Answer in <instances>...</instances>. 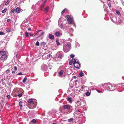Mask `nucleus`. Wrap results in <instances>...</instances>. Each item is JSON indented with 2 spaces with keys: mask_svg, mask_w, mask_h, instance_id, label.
<instances>
[{
  "mask_svg": "<svg viewBox=\"0 0 124 124\" xmlns=\"http://www.w3.org/2000/svg\"><path fill=\"white\" fill-rule=\"evenodd\" d=\"M22 103L23 102L22 101H20L19 102V106L21 107L20 108L23 107V106L22 105Z\"/></svg>",
  "mask_w": 124,
  "mask_h": 124,
  "instance_id": "5701e85b",
  "label": "nucleus"
},
{
  "mask_svg": "<svg viewBox=\"0 0 124 124\" xmlns=\"http://www.w3.org/2000/svg\"><path fill=\"white\" fill-rule=\"evenodd\" d=\"M9 70H6V73L8 74L9 73Z\"/></svg>",
  "mask_w": 124,
  "mask_h": 124,
  "instance_id": "864d4df0",
  "label": "nucleus"
},
{
  "mask_svg": "<svg viewBox=\"0 0 124 124\" xmlns=\"http://www.w3.org/2000/svg\"><path fill=\"white\" fill-rule=\"evenodd\" d=\"M46 43H45L43 42H42L40 44V45L41 46H44L45 45H46Z\"/></svg>",
  "mask_w": 124,
  "mask_h": 124,
  "instance_id": "b1692460",
  "label": "nucleus"
},
{
  "mask_svg": "<svg viewBox=\"0 0 124 124\" xmlns=\"http://www.w3.org/2000/svg\"><path fill=\"white\" fill-rule=\"evenodd\" d=\"M25 36L26 37H28L29 36V33L28 32H25Z\"/></svg>",
  "mask_w": 124,
  "mask_h": 124,
  "instance_id": "2f4dec72",
  "label": "nucleus"
},
{
  "mask_svg": "<svg viewBox=\"0 0 124 124\" xmlns=\"http://www.w3.org/2000/svg\"><path fill=\"white\" fill-rule=\"evenodd\" d=\"M44 33L41 30H39L36 33L34 36V37L37 39L38 38H40L41 39L43 38V35Z\"/></svg>",
  "mask_w": 124,
  "mask_h": 124,
  "instance_id": "f03ea898",
  "label": "nucleus"
},
{
  "mask_svg": "<svg viewBox=\"0 0 124 124\" xmlns=\"http://www.w3.org/2000/svg\"><path fill=\"white\" fill-rule=\"evenodd\" d=\"M73 120V119L72 118H70V119L68 120V121L69 122H71Z\"/></svg>",
  "mask_w": 124,
  "mask_h": 124,
  "instance_id": "37998d69",
  "label": "nucleus"
},
{
  "mask_svg": "<svg viewBox=\"0 0 124 124\" xmlns=\"http://www.w3.org/2000/svg\"><path fill=\"white\" fill-rule=\"evenodd\" d=\"M23 92H22V93H20L18 94V97H21L22 96L23 94Z\"/></svg>",
  "mask_w": 124,
  "mask_h": 124,
  "instance_id": "c756f323",
  "label": "nucleus"
},
{
  "mask_svg": "<svg viewBox=\"0 0 124 124\" xmlns=\"http://www.w3.org/2000/svg\"><path fill=\"white\" fill-rule=\"evenodd\" d=\"M121 1L123 5L124 6V2L122 0H121Z\"/></svg>",
  "mask_w": 124,
  "mask_h": 124,
  "instance_id": "6e6d98bb",
  "label": "nucleus"
},
{
  "mask_svg": "<svg viewBox=\"0 0 124 124\" xmlns=\"http://www.w3.org/2000/svg\"><path fill=\"white\" fill-rule=\"evenodd\" d=\"M49 8L48 6H47L44 9V11L45 12H47L49 10Z\"/></svg>",
  "mask_w": 124,
  "mask_h": 124,
  "instance_id": "6ab92c4d",
  "label": "nucleus"
},
{
  "mask_svg": "<svg viewBox=\"0 0 124 124\" xmlns=\"http://www.w3.org/2000/svg\"><path fill=\"white\" fill-rule=\"evenodd\" d=\"M90 94V93L88 91H87L86 93V95L87 96H89Z\"/></svg>",
  "mask_w": 124,
  "mask_h": 124,
  "instance_id": "7c9ffc66",
  "label": "nucleus"
},
{
  "mask_svg": "<svg viewBox=\"0 0 124 124\" xmlns=\"http://www.w3.org/2000/svg\"><path fill=\"white\" fill-rule=\"evenodd\" d=\"M30 36H31V37L33 36V34H31L30 33Z\"/></svg>",
  "mask_w": 124,
  "mask_h": 124,
  "instance_id": "0e129e2a",
  "label": "nucleus"
},
{
  "mask_svg": "<svg viewBox=\"0 0 124 124\" xmlns=\"http://www.w3.org/2000/svg\"><path fill=\"white\" fill-rule=\"evenodd\" d=\"M68 22V23L69 24H71V23L73 24L74 26H75V27L76 28V25L72 21V19L70 17H69L67 19Z\"/></svg>",
  "mask_w": 124,
  "mask_h": 124,
  "instance_id": "423d86ee",
  "label": "nucleus"
},
{
  "mask_svg": "<svg viewBox=\"0 0 124 124\" xmlns=\"http://www.w3.org/2000/svg\"><path fill=\"white\" fill-rule=\"evenodd\" d=\"M47 57H50V56H51L50 54H49L47 55Z\"/></svg>",
  "mask_w": 124,
  "mask_h": 124,
  "instance_id": "603ef678",
  "label": "nucleus"
},
{
  "mask_svg": "<svg viewBox=\"0 0 124 124\" xmlns=\"http://www.w3.org/2000/svg\"><path fill=\"white\" fill-rule=\"evenodd\" d=\"M11 31V30L10 29H8L6 31L8 32H9Z\"/></svg>",
  "mask_w": 124,
  "mask_h": 124,
  "instance_id": "3c124183",
  "label": "nucleus"
},
{
  "mask_svg": "<svg viewBox=\"0 0 124 124\" xmlns=\"http://www.w3.org/2000/svg\"><path fill=\"white\" fill-rule=\"evenodd\" d=\"M74 78H77V77L76 76H74Z\"/></svg>",
  "mask_w": 124,
  "mask_h": 124,
  "instance_id": "774afa93",
  "label": "nucleus"
},
{
  "mask_svg": "<svg viewBox=\"0 0 124 124\" xmlns=\"http://www.w3.org/2000/svg\"><path fill=\"white\" fill-rule=\"evenodd\" d=\"M73 31V29H72L71 28V29H68V32L69 31V32H72Z\"/></svg>",
  "mask_w": 124,
  "mask_h": 124,
  "instance_id": "393cba45",
  "label": "nucleus"
},
{
  "mask_svg": "<svg viewBox=\"0 0 124 124\" xmlns=\"http://www.w3.org/2000/svg\"><path fill=\"white\" fill-rule=\"evenodd\" d=\"M37 105V102H35V103L34 104H33V105H34L35 106V107Z\"/></svg>",
  "mask_w": 124,
  "mask_h": 124,
  "instance_id": "4d7b16f0",
  "label": "nucleus"
},
{
  "mask_svg": "<svg viewBox=\"0 0 124 124\" xmlns=\"http://www.w3.org/2000/svg\"><path fill=\"white\" fill-rule=\"evenodd\" d=\"M22 75V73L21 72L19 73H18L16 75Z\"/></svg>",
  "mask_w": 124,
  "mask_h": 124,
  "instance_id": "de8ad7c7",
  "label": "nucleus"
},
{
  "mask_svg": "<svg viewBox=\"0 0 124 124\" xmlns=\"http://www.w3.org/2000/svg\"><path fill=\"white\" fill-rule=\"evenodd\" d=\"M70 56L71 58H73L75 56V55L73 54H71Z\"/></svg>",
  "mask_w": 124,
  "mask_h": 124,
  "instance_id": "c03bdc74",
  "label": "nucleus"
},
{
  "mask_svg": "<svg viewBox=\"0 0 124 124\" xmlns=\"http://www.w3.org/2000/svg\"><path fill=\"white\" fill-rule=\"evenodd\" d=\"M63 108L64 109H68L70 108V107L68 105H66L63 106Z\"/></svg>",
  "mask_w": 124,
  "mask_h": 124,
  "instance_id": "f8f14e48",
  "label": "nucleus"
},
{
  "mask_svg": "<svg viewBox=\"0 0 124 124\" xmlns=\"http://www.w3.org/2000/svg\"><path fill=\"white\" fill-rule=\"evenodd\" d=\"M15 10V9L14 8H13L12 10L11 11V13H13L14 12Z\"/></svg>",
  "mask_w": 124,
  "mask_h": 124,
  "instance_id": "e433bc0d",
  "label": "nucleus"
},
{
  "mask_svg": "<svg viewBox=\"0 0 124 124\" xmlns=\"http://www.w3.org/2000/svg\"><path fill=\"white\" fill-rule=\"evenodd\" d=\"M63 22H61L59 21L58 22V24L59 26L61 25V24Z\"/></svg>",
  "mask_w": 124,
  "mask_h": 124,
  "instance_id": "a19ab883",
  "label": "nucleus"
},
{
  "mask_svg": "<svg viewBox=\"0 0 124 124\" xmlns=\"http://www.w3.org/2000/svg\"><path fill=\"white\" fill-rule=\"evenodd\" d=\"M67 9L66 8H65L64 10H63L62 11V12L61 13V14L62 15L63 13L66 10H67Z\"/></svg>",
  "mask_w": 124,
  "mask_h": 124,
  "instance_id": "f704fd0d",
  "label": "nucleus"
},
{
  "mask_svg": "<svg viewBox=\"0 0 124 124\" xmlns=\"http://www.w3.org/2000/svg\"><path fill=\"white\" fill-rule=\"evenodd\" d=\"M81 112L80 111H79V112H76V113H75L74 114H73L74 115H75V114H77V115H79L80 114H81Z\"/></svg>",
  "mask_w": 124,
  "mask_h": 124,
  "instance_id": "4c0bfd02",
  "label": "nucleus"
},
{
  "mask_svg": "<svg viewBox=\"0 0 124 124\" xmlns=\"http://www.w3.org/2000/svg\"><path fill=\"white\" fill-rule=\"evenodd\" d=\"M6 52L5 51H1V55H4V54H6Z\"/></svg>",
  "mask_w": 124,
  "mask_h": 124,
  "instance_id": "412c9836",
  "label": "nucleus"
},
{
  "mask_svg": "<svg viewBox=\"0 0 124 124\" xmlns=\"http://www.w3.org/2000/svg\"><path fill=\"white\" fill-rule=\"evenodd\" d=\"M7 55L6 54H4L1 55L0 57V59L3 61L7 59Z\"/></svg>",
  "mask_w": 124,
  "mask_h": 124,
  "instance_id": "1a4fd4ad",
  "label": "nucleus"
},
{
  "mask_svg": "<svg viewBox=\"0 0 124 124\" xmlns=\"http://www.w3.org/2000/svg\"><path fill=\"white\" fill-rule=\"evenodd\" d=\"M10 20H11L10 19H7V22H9L10 21Z\"/></svg>",
  "mask_w": 124,
  "mask_h": 124,
  "instance_id": "bf43d9fd",
  "label": "nucleus"
},
{
  "mask_svg": "<svg viewBox=\"0 0 124 124\" xmlns=\"http://www.w3.org/2000/svg\"><path fill=\"white\" fill-rule=\"evenodd\" d=\"M15 73V71H12V74H13V73Z\"/></svg>",
  "mask_w": 124,
  "mask_h": 124,
  "instance_id": "69168bd1",
  "label": "nucleus"
},
{
  "mask_svg": "<svg viewBox=\"0 0 124 124\" xmlns=\"http://www.w3.org/2000/svg\"><path fill=\"white\" fill-rule=\"evenodd\" d=\"M41 69L43 71H46L47 70V67L46 65L43 64L41 66Z\"/></svg>",
  "mask_w": 124,
  "mask_h": 124,
  "instance_id": "0eeeda50",
  "label": "nucleus"
},
{
  "mask_svg": "<svg viewBox=\"0 0 124 124\" xmlns=\"http://www.w3.org/2000/svg\"><path fill=\"white\" fill-rule=\"evenodd\" d=\"M56 42L57 45V46H58L60 45V43L58 41V40H56Z\"/></svg>",
  "mask_w": 124,
  "mask_h": 124,
  "instance_id": "c9c22d12",
  "label": "nucleus"
},
{
  "mask_svg": "<svg viewBox=\"0 0 124 124\" xmlns=\"http://www.w3.org/2000/svg\"><path fill=\"white\" fill-rule=\"evenodd\" d=\"M26 24L24 23H23L21 25V28L22 29H24L25 28V27H24Z\"/></svg>",
  "mask_w": 124,
  "mask_h": 124,
  "instance_id": "bb28decb",
  "label": "nucleus"
},
{
  "mask_svg": "<svg viewBox=\"0 0 124 124\" xmlns=\"http://www.w3.org/2000/svg\"><path fill=\"white\" fill-rule=\"evenodd\" d=\"M73 63V61H72V60H70V61L69 62V64L70 65H71L72 64V63Z\"/></svg>",
  "mask_w": 124,
  "mask_h": 124,
  "instance_id": "79ce46f5",
  "label": "nucleus"
},
{
  "mask_svg": "<svg viewBox=\"0 0 124 124\" xmlns=\"http://www.w3.org/2000/svg\"><path fill=\"white\" fill-rule=\"evenodd\" d=\"M85 87L84 86H83L81 87V89L82 90H83L84 89Z\"/></svg>",
  "mask_w": 124,
  "mask_h": 124,
  "instance_id": "09e8293b",
  "label": "nucleus"
},
{
  "mask_svg": "<svg viewBox=\"0 0 124 124\" xmlns=\"http://www.w3.org/2000/svg\"><path fill=\"white\" fill-rule=\"evenodd\" d=\"M8 0H7V2L5 3V5H8Z\"/></svg>",
  "mask_w": 124,
  "mask_h": 124,
  "instance_id": "8fccbe9b",
  "label": "nucleus"
},
{
  "mask_svg": "<svg viewBox=\"0 0 124 124\" xmlns=\"http://www.w3.org/2000/svg\"><path fill=\"white\" fill-rule=\"evenodd\" d=\"M67 100L70 103H71L72 102V100L71 97H69L68 98Z\"/></svg>",
  "mask_w": 124,
  "mask_h": 124,
  "instance_id": "4be33fe9",
  "label": "nucleus"
},
{
  "mask_svg": "<svg viewBox=\"0 0 124 124\" xmlns=\"http://www.w3.org/2000/svg\"><path fill=\"white\" fill-rule=\"evenodd\" d=\"M55 35L56 36L60 37L62 35V33L61 32H59L58 31H57L55 33Z\"/></svg>",
  "mask_w": 124,
  "mask_h": 124,
  "instance_id": "9d476101",
  "label": "nucleus"
},
{
  "mask_svg": "<svg viewBox=\"0 0 124 124\" xmlns=\"http://www.w3.org/2000/svg\"><path fill=\"white\" fill-rule=\"evenodd\" d=\"M64 26L65 27V28H66V29H64V30H68V29H67V28L69 27V26L68 25V26H67V25H65Z\"/></svg>",
  "mask_w": 124,
  "mask_h": 124,
  "instance_id": "49530a36",
  "label": "nucleus"
},
{
  "mask_svg": "<svg viewBox=\"0 0 124 124\" xmlns=\"http://www.w3.org/2000/svg\"><path fill=\"white\" fill-rule=\"evenodd\" d=\"M10 95H8L7 96V97L8 98L10 97Z\"/></svg>",
  "mask_w": 124,
  "mask_h": 124,
  "instance_id": "680f3d73",
  "label": "nucleus"
},
{
  "mask_svg": "<svg viewBox=\"0 0 124 124\" xmlns=\"http://www.w3.org/2000/svg\"><path fill=\"white\" fill-rule=\"evenodd\" d=\"M79 110L78 109L76 108L75 109V112L73 113V114H74L75 113H76V112H79Z\"/></svg>",
  "mask_w": 124,
  "mask_h": 124,
  "instance_id": "72a5a7b5",
  "label": "nucleus"
},
{
  "mask_svg": "<svg viewBox=\"0 0 124 124\" xmlns=\"http://www.w3.org/2000/svg\"><path fill=\"white\" fill-rule=\"evenodd\" d=\"M63 70H62L59 73L58 75L59 77H61L62 76L63 73Z\"/></svg>",
  "mask_w": 124,
  "mask_h": 124,
  "instance_id": "dca6fc26",
  "label": "nucleus"
},
{
  "mask_svg": "<svg viewBox=\"0 0 124 124\" xmlns=\"http://www.w3.org/2000/svg\"><path fill=\"white\" fill-rule=\"evenodd\" d=\"M15 11L16 12L19 13L20 12V9L18 7H17L16 8Z\"/></svg>",
  "mask_w": 124,
  "mask_h": 124,
  "instance_id": "2eb2a0df",
  "label": "nucleus"
},
{
  "mask_svg": "<svg viewBox=\"0 0 124 124\" xmlns=\"http://www.w3.org/2000/svg\"><path fill=\"white\" fill-rule=\"evenodd\" d=\"M81 102L80 101H77V104L79 106H80L81 105V103L82 102H84V105L86 104L85 101V100H84L83 101H81Z\"/></svg>",
  "mask_w": 124,
  "mask_h": 124,
  "instance_id": "9b49d317",
  "label": "nucleus"
},
{
  "mask_svg": "<svg viewBox=\"0 0 124 124\" xmlns=\"http://www.w3.org/2000/svg\"><path fill=\"white\" fill-rule=\"evenodd\" d=\"M56 55L58 56V57L60 59H62L64 56V54L63 52L61 51L58 52H57Z\"/></svg>",
  "mask_w": 124,
  "mask_h": 124,
  "instance_id": "39448f33",
  "label": "nucleus"
},
{
  "mask_svg": "<svg viewBox=\"0 0 124 124\" xmlns=\"http://www.w3.org/2000/svg\"><path fill=\"white\" fill-rule=\"evenodd\" d=\"M39 43L38 41H37L36 42V46H39Z\"/></svg>",
  "mask_w": 124,
  "mask_h": 124,
  "instance_id": "ea45409f",
  "label": "nucleus"
},
{
  "mask_svg": "<svg viewBox=\"0 0 124 124\" xmlns=\"http://www.w3.org/2000/svg\"><path fill=\"white\" fill-rule=\"evenodd\" d=\"M46 0H45L43 2V3H42V4L45 5V3L46 2Z\"/></svg>",
  "mask_w": 124,
  "mask_h": 124,
  "instance_id": "5fc2aeb1",
  "label": "nucleus"
},
{
  "mask_svg": "<svg viewBox=\"0 0 124 124\" xmlns=\"http://www.w3.org/2000/svg\"><path fill=\"white\" fill-rule=\"evenodd\" d=\"M14 67V70L15 71H16L17 70V67L16 66H15Z\"/></svg>",
  "mask_w": 124,
  "mask_h": 124,
  "instance_id": "a18cd8bd",
  "label": "nucleus"
},
{
  "mask_svg": "<svg viewBox=\"0 0 124 124\" xmlns=\"http://www.w3.org/2000/svg\"><path fill=\"white\" fill-rule=\"evenodd\" d=\"M44 6H45V5L42 3L40 7V10H43L44 8Z\"/></svg>",
  "mask_w": 124,
  "mask_h": 124,
  "instance_id": "aec40b11",
  "label": "nucleus"
},
{
  "mask_svg": "<svg viewBox=\"0 0 124 124\" xmlns=\"http://www.w3.org/2000/svg\"><path fill=\"white\" fill-rule=\"evenodd\" d=\"M97 90V91L99 93H101V91H100L98 90Z\"/></svg>",
  "mask_w": 124,
  "mask_h": 124,
  "instance_id": "338daca9",
  "label": "nucleus"
},
{
  "mask_svg": "<svg viewBox=\"0 0 124 124\" xmlns=\"http://www.w3.org/2000/svg\"><path fill=\"white\" fill-rule=\"evenodd\" d=\"M31 122L35 124L36 123V121L35 119H33L31 120Z\"/></svg>",
  "mask_w": 124,
  "mask_h": 124,
  "instance_id": "c85d7f7f",
  "label": "nucleus"
},
{
  "mask_svg": "<svg viewBox=\"0 0 124 124\" xmlns=\"http://www.w3.org/2000/svg\"><path fill=\"white\" fill-rule=\"evenodd\" d=\"M116 12L118 15L120 16V12L118 10H116Z\"/></svg>",
  "mask_w": 124,
  "mask_h": 124,
  "instance_id": "a878e982",
  "label": "nucleus"
},
{
  "mask_svg": "<svg viewBox=\"0 0 124 124\" xmlns=\"http://www.w3.org/2000/svg\"><path fill=\"white\" fill-rule=\"evenodd\" d=\"M65 25L63 24V23L59 26V27L62 29H64L66 28L64 26Z\"/></svg>",
  "mask_w": 124,
  "mask_h": 124,
  "instance_id": "4468645a",
  "label": "nucleus"
},
{
  "mask_svg": "<svg viewBox=\"0 0 124 124\" xmlns=\"http://www.w3.org/2000/svg\"><path fill=\"white\" fill-rule=\"evenodd\" d=\"M71 44L70 43H68L67 44H65L63 45V51L66 53L69 51L71 48Z\"/></svg>",
  "mask_w": 124,
  "mask_h": 124,
  "instance_id": "20e7f679",
  "label": "nucleus"
},
{
  "mask_svg": "<svg viewBox=\"0 0 124 124\" xmlns=\"http://www.w3.org/2000/svg\"><path fill=\"white\" fill-rule=\"evenodd\" d=\"M27 78H24L23 80V83H25L26 81L27 80Z\"/></svg>",
  "mask_w": 124,
  "mask_h": 124,
  "instance_id": "473e14b6",
  "label": "nucleus"
},
{
  "mask_svg": "<svg viewBox=\"0 0 124 124\" xmlns=\"http://www.w3.org/2000/svg\"><path fill=\"white\" fill-rule=\"evenodd\" d=\"M72 61L74 67L79 69H80V64L78 62V60L75 58H72Z\"/></svg>",
  "mask_w": 124,
  "mask_h": 124,
  "instance_id": "7ed1b4c3",
  "label": "nucleus"
},
{
  "mask_svg": "<svg viewBox=\"0 0 124 124\" xmlns=\"http://www.w3.org/2000/svg\"><path fill=\"white\" fill-rule=\"evenodd\" d=\"M85 74H84L83 73L82 71V70L81 71V72L79 73V77H82L83 76H84Z\"/></svg>",
  "mask_w": 124,
  "mask_h": 124,
  "instance_id": "a211bd4d",
  "label": "nucleus"
},
{
  "mask_svg": "<svg viewBox=\"0 0 124 124\" xmlns=\"http://www.w3.org/2000/svg\"><path fill=\"white\" fill-rule=\"evenodd\" d=\"M104 85H106L105 87L107 89L109 90L110 91H113L116 88V86L113 85L112 84L110 83H105L104 84Z\"/></svg>",
  "mask_w": 124,
  "mask_h": 124,
  "instance_id": "f257e3e1",
  "label": "nucleus"
},
{
  "mask_svg": "<svg viewBox=\"0 0 124 124\" xmlns=\"http://www.w3.org/2000/svg\"><path fill=\"white\" fill-rule=\"evenodd\" d=\"M28 105H33L34 102L33 101V99H28L27 101Z\"/></svg>",
  "mask_w": 124,
  "mask_h": 124,
  "instance_id": "6e6552de",
  "label": "nucleus"
},
{
  "mask_svg": "<svg viewBox=\"0 0 124 124\" xmlns=\"http://www.w3.org/2000/svg\"><path fill=\"white\" fill-rule=\"evenodd\" d=\"M108 6H109V7L110 8L111 7V4H110V3H109L108 4Z\"/></svg>",
  "mask_w": 124,
  "mask_h": 124,
  "instance_id": "e2e57ef3",
  "label": "nucleus"
},
{
  "mask_svg": "<svg viewBox=\"0 0 124 124\" xmlns=\"http://www.w3.org/2000/svg\"><path fill=\"white\" fill-rule=\"evenodd\" d=\"M45 55H43V56H42V58H43V59H46V58H44V57L45 56Z\"/></svg>",
  "mask_w": 124,
  "mask_h": 124,
  "instance_id": "13d9d810",
  "label": "nucleus"
},
{
  "mask_svg": "<svg viewBox=\"0 0 124 124\" xmlns=\"http://www.w3.org/2000/svg\"><path fill=\"white\" fill-rule=\"evenodd\" d=\"M21 45V43L20 42H16V43L15 44V46L17 48H19L20 46Z\"/></svg>",
  "mask_w": 124,
  "mask_h": 124,
  "instance_id": "ddd939ff",
  "label": "nucleus"
},
{
  "mask_svg": "<svg viewBox=\"0 0 124 124\" xmlns=\"http://www.w3.org/2000/svg\"><path fill=\"white\" fill-rule=\"evenodd\" d=\"M7 10V8H5L4 10L2 11V13H4L6 12Z\"/></svg>",
  "mask_w": 124,
  "mask_h": 124,
  "instance_id": "cd10ccee",
  "label": "nucleus"
},
{
  "mask_svg": "<svg viewBox=\"0 0 124 124\" xmlns=\"http://www.w3.org/2000/svg\"><path fill=\"white\" fill-rule=\"evenodd\" d=\"M49 37L51 39H54V36L52 34H49Z\"/></svg>",
  "mask_w": 124,
  "mask_h": 124,
  "instance_id": "f3484780",
  "label": "nucleus"
},
{
  "mask_svg": "<svg viewBox=\"0 0 124 124\" xmlns=\"http://www.w3.org/2000/svg\"><path fill=\"white\" fill-rule=\"evenodd\" d=\"M18 53H17V54H16V57L17 58H18Z\"/></svg>",
  "mask_w": 124,
  "mask_h": 124,
  "instance_id": "052dcab7",
  "label": "nucleus"
},
{
  "mask_svg": "<svg viewBox=\"0 0 124 124\" xmlns=\"http://www.w3.org/2000/svg\"><path fill=\"white\" fill-rule=\"evenodd\" d=\"M5 33L2 32L0 31V35H4Z\"/></svg>",
  "mask_w": 124,
  "mask_h": 124,
  "instance_id": "58836bf2",
  "label": "nucleus"
}]
</instances>
